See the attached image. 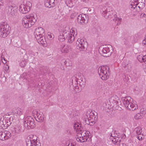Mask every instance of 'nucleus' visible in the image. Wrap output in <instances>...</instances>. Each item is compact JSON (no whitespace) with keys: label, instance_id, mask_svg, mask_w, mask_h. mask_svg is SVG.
Here are the masks:
<instances>
[{"label":"nucleus","instance_id":"36","mask_svg":"<svg viewBox=\"0 0 146 146\" xmlns=\"http://www.w3.org/2000/svg\"><path fill=\"white\" fill-rule=\"evenodd\" d=\"M123 80L124 82L127 84L129 82V79L127 76H125Z\"/></svg>","mask_w":146,"mask_h":146},{"label":"nucleus","instance_id":"37","mask_svg":"<svg viewBox=\"0 0 146 146\" xmlns=\"http://www.w3.org/2000/svg\"><path fill=\"white\" fill-rule=\"evenodd\" d=\"M78 15V13H74L71 14L70 15V18L71 19L74 18L76 16Z\"/></svg>","mask_w":146,"mask_h":146},{"label":"nucleus","instance_id":"7","mask_svg":"<svg viewBox=\"0 0 146 146\" xmlns=\"http://www.w3.org/2000/svg\"><path fill=\"white\" fill-rule=\"evenodd\" d=\"M84 118L86 123L89 124L90 122L92 123L96 121L97 117L96 115H95L94 113L88 111L86 113Z\"/></svg>","mask_w":146,"mask_h":146},{"label":"nucleus","instance_id":"10","mask_svg":"<svg viewBox=\"0 0 146 146\" xmlns=\"http://www.w3.org/2000/svg\"><path fill=\"white\" fill-rule=\"evenodd\" d=\"M32 7V4L29 1L23 2L19 7V11L23 14H26L29 12Z\"/></svg>","mask_w":146,"mask_h":146},{"label":"nucleus","instance_id":"27","mask_svg":"<svg viewBox=\"0 0 146 146\" xmlns=\"http://www.w3.org/2000/svg\"><path fill=\"white\" fill-rule=\"evenodd\" d=\"M21 129L22 127L21 125H17L14 127L13 132L15 134H17L21 132Z\"/></svg>","mask_w":146,"mask_h":146},{"label":"nucleus","instance_id":"44","mask_svg":"<svg viewBox=\"0 0 146 146\" xmlns=\"http://www.w3.org/2000/svg\"><path fill=\"white\" fill-rule=\"evenodd\" d=\"M66 146H74V145L72 143H69L68 145H67Z\"/></svg>","mask_w":146,"mask_h":146},{"label":"nucleus","instance_id":"14","mask_svg":"<svg viewBox=\"0 0 146 146\" xmlns=\"http://www.w3.org/2000/svg\"><path fill=\"white\" fill-rule=\"evenodd\" d=\"M32 113L36 115L35 119L37 121L40 122L43 121L44 115L42 112H39L36 110H35L33 111Z\"/></svg>","mask_w":146,"mask_h":146},{"label":"nucleus","instance_id":"23","mask_svg":"<svg viewBox=\"0 0 146 146\" xmlns=\"http://www.w3.org/2000/svg\"><path fill=\"white\" fill-rule=\"evenodd\" d=\"M7 127L5 119H4V116L2 117L0 119V128L5 129Z\"/></svg>","mask_w":146,"mask_h":146},{"label":"nucleus","instance_id":"8","mask_svg":"<svg viewBox=\"0 0 146 146\" xmlns=\"http://www.w3.org/2000/svg\"><path fill=\"white\" fill-rule=\"evenodd\" d=\"M23 121L24 127L27 129L33 128L35 127L34 119L31 116L25 117Z\"/></svg>","mask_w":146,"mask_h":146},{"label":"nucleus","instance_id":"28","mask_svg":"<svg viewBox=\"0 0 146 146\" xmlns=\"http://www.w3.org/2000/svg\"><path fill=\"white\" fill-rule=\"evenodd\" d=\"M112 140V141L113 143L115 144H119L120 142V138L117 137H113Z\"/></svg>","mask_w":146,"mask_h":146},{"label":"nucleus","instance_id":"38","mask_svg":"<svg viewBox=\"0 0 146 146\" xmlns=\"http://www.w3.org/2000/svg\"><path fill=\"white\" fill-rule=\"evenodd\" d=\"M116 20L117 21V25H119L121 21V18H117L116 19Z\"/></svg>","mask_w":146,"mask_h":146},{"label":"nucleus","instance_id":"13","mask_svg":"<svg viewBox=\"0 0 146 146\" xmlns=\"http://www.w3.org/2000/svg\"><path fill=\"white\" fill-rule=\"evenodd\" d=\"M7 12L10 16L14 17L17 15V14L18 8L16 6H13L10 5L7 8Z\"/></svg>","mask_w":146,"mask_h":146},{"label":"nucleus","instance_id":"35","mask_svg":"<svg viewBox=\"0 0 146 146\" xmlns=\"http://www.w3.org/2000/svg\"><path fill=\"white\" fill-rule=\"evenodd\" d=\"M143 56L142 55H139L137 57V59L138 60L141 62H143Z\"/></svg>","mask_w":146,"mask_h":146},{"label":"nucleus","instance_id":"34","mask_svg":"<svg viewBox=\"0 0 146 146\" xmlns=\"http://www.w3.org/2000/svg\"><path fill=\"white\" fill-rule=\"evenodd\" d=\"M137 139L139 141L142 140L144 138V136L143 134H140L137 135Z\"/></svg>","mask_w":146,"mask_h":146},{"label":"nucleus","instance_id":"17","mask_svg":"<svg viewBox=\"0 0 146 146\" xmlns=\"http://www.w3.org/2000/svg\"><path fill=\"white\" fill-rule=\"evenodd\" d=\"M112 46H110V47H105L103 48L102 50V52L103 54H106L104 55V56H110L112 53Z\"/></svg>","mask_w":146,"mask_h":146},{"label":"nucleus","instance_id":"20","mask_svg":"<svg viewBox=\"0 0 146 146\" xmlns=\"http://www.w3.org/2000/svg\"><path fill=\"white\" fill-rule=\"evenodd\" d=\"M86 18V16L84 14L79 15L77 18L78 22L80 24H83L85 22Z\"/></svg>","mask_w":146,"mask_h":146},{"label":"nucleus","instance_id":"40","mask_svg":"<svg viewBox=\"0 0 146 146\" xmlns=\"http://www.w3.org/2000/svg\"><path fill=\"white\" fill-rule=\"evenodd\" d=\"M143 62L146 63V55L143 56Z\"/></svg>","mask_w":146,"mask_h":146},{"label":"nucleus","instance_id":"9","mask_svg":"<svg viewBox=\"0 0 146 146\" xmlns=\"http://www.w3.org/2000/svg\"><path fill=\"white\" fill-rule=\"evenodd\" d=\"M90 133L88 131H83L77 135L76 140L80 142L86 141L89 138Z\"/></svg>","mask_w":146,"mask_h":146},{"label":"nucleus","instance_id":"30","mask_svg":"<svg viewBox=\"0 0 146 146\" xmlns=\"http://www.w3.org/2000/svg\"><path fill=\"white\" fill-rule=\"evenodd\" d=\"M46 36L48 39L50 40H52L54 38L53 35L50 33H47Z\"/></svg>","mask_w":146,"mask_h":146},{"label":"nucleus","instance_id":"45","mask_svg":"<svg viewBox=\"0 0 146 146\" xmlns=\"http://www.w3.org/2000/svg\"><path fill=\"white\" fill-rule=\"evenodd\" d=\"M82 0L83 2H85V3H88L89 1V0Z\"/></svg>","mask_w":146,"mask_h":146},{"label":"nucleus","instance_id":"11","mask_svg":"<svg viewBox=\"0 0 146 146\" xmlns=\"http://www.w3.org/2000/svg\"><path fill=\"white\" fill-rule=\"evenodd\" d=\"M68 34L67 35L68 42L72 43L74 41L76 35H77V31L76 28H72L70 30V32H66Z\"/></svg>","mask_w":146,"mask_h":146},{"label":"nucleus","instance_id":"31","mask_svg":"<svg viewBox=\"0 0 146 146\" xmlns=\"http://www.w3.org/2000/svg\"><path fill=\"white\" fill-rule=\"evenodd\" d=\"M145 4L143 2H141L139 3L138 2L137 7L139 9H142L145 7Z\"/></svg>","mask_w":146,"mask_h":146},{"label":"nucleus","instance_id":"4","mask_svg":"<svg viewBox=\"0 0 146 146\" xmlns=\"http://www.w3.org/2000/svg\"><path fill=\"white\" fill-rule=\"evenodd\" d=\"M98 73L100 77L103 80L108 79L110 74V68L107 66H102L99 68Z\"/></svg>","mask_w":146,"mask_h":146},{"label":"nucleus","instance_id":"25","mask_svg":"<svg viewBox=\"0 0 146 146\" xmlns=\"http://www.w3.org/2000/svg\"><path fill=\"white\" fill-rule=\"evenodd\" d=\"M74 129L77 131H82V128L80 123L79 122H76L74 124Z\"/></svg>","mask_w":146,"mask_h":146},{"label":"nucleus","instance_id":"43","mask_svg":"<svg viewBox=\"0 0 146 146\" xmlns=\"http://www.w3.org/2000/svg\"><path fill=\"white\" fill-rule=\"evenodd\" d=\"M4 4L3 0H0V7L3 5Z\"/></svg>","mask_w":146,"mask_h":146},{"label":"nucleus","instance_id":"42","mask_svg":"<svg viewBox=\"0 0 146 146\" xmlns=\"http://www.w3.org/2000/svg\"><path fill=\"white\" fill-rule=\"evenodd\" d=\"M9 69V66H8L7 65H6L5 66H4V70L5 71H7Z\"/></svg>","mask_w":146,"mask_h":146},{"label":"nucleus","instance_id":"26","mask_svg":"<svg viewBox=\"0 0 146 146\" xmlns=\"http://www.w3.org/2000/svg\"><path fill=\"white\" fill-rule=\"evenodd\" d=\"M4 119H5V121L7 127L10 125L13 122V117L8 116L7 117H4Z\"/></svg>","mask_w":146,"mask_h":146},{"label":"nucleus","instance_id":"6","mask_svg":"<svg viewBox=\"0 0 146 146\" xmlns=\"http://www.w3.org/2000/svg\"><path fill=\"white\" fill-rule=\"evenodd\" d=\"M10 27L6 23L0 24V36L5 38L7 36L9 33Z\"/></svg>","mask_w":146,"mask_h":146},{"label":"nucleus","instance_id":"1","mask_svg":"<svg viewBox=\"0 0 146 146\" xmlns=\"http://www.w3.org/2000/svg\"><path fill=\"white\" fill-rule=\"evenodd\" d=\"M44 30L42 27H38L35 30L34 35L37 42L44 46H46L47 42L44 36Z\"/></svg>","mask_w":146,"mask_h":146},{"label":"nucleus","instance_id":"18","mask_svg":"<svg viewBox=\"0 0 146 146\" xmlns=\"http://www.w3.org/2000/svg\"><path fill=\"white\" fill-rule=\"evenodd\" d=\"M12 111L14 115L19 117L22 115L23 110L19 108H15L12 110Z\"/></svg>","mask_w":146,"mask_h":146},{"label":"nucleus","instance_id":"33","mask_svg":"<svg viewBox=\"0 0 146 146\" xmlns=\"http://www.w3.org/2000/svg\"><path fill=\"white\" fill-rule=\"evenodd\" d=\"M135 130L136 132V133L137 135L141 134V133L142 132V129L141 127H136L135 129Z\"/></svg>","mask_w":146,"mask_h":146},{"label":"nucleus","instance_id":"22","mask_svg":"<svg viewBox=\"0 0 146 146\" xmlns=\"http://www.w3.org/2000/svg\"><path fill=\"white\" fill-rule=\"evenodd\" d=\"M68 34L66 32H63L60 33V35L58 36V39L60 42L64 41L65 39L67 38V35Z\"/></svg>","mask_w":146,"mask_h":146},{"label":"nucleus","instance_id":"39","mask_svg":"<svg viewBox=\"0 0 146 146\" xmlns=\"http://www.w3.org/2000/svg\"><path fill=\"white\" fill-rule=\"evenodd\" d=\"M140 17L143 19L146 18V14L144 13H142L140 16Z\"/></svg>","mask_w":146,"mask_h":146},{"label":"nucleus","instance_id":"12","mask_svg":"<svg viewBox=\"0 0 146 146\" xmlns=\"http://www.w3.org/2000/svg\"><path fill=\"white\" fill-rule=\"evenodd\" d=\"M86 42L83 38H78L76 42V48L81 51L84 50Z\"/></svg>","mask_w":146,"mask_h":146},{"label":"nucleus","instance_id":"19","mask_svg":"<svg viewBox=\"0 0 146 146\" xmlns=\"http://www.w3.org/2000/svg\"><path fill=\"white\" fill-rule=\"evenodd\" d=\"M57 0H46L44 5L46 7L51 8L55 6L56 4L55 2V1Z\"/></svg>","mask_w":146,"mask_h":146},{"label":"nucleus","instance_id":"24","mask_svg":"<svg viewBox=\"0 0 146 146\" xmlns=\"http://www.w3.org/2000/svg\"><path fill=\"white\" fill-rule=\"evenodd\" d=\"M138 2V0H131L130 4L131 6V7L133 9L137 8Z\"/></svg>","mask_w":146,"mask_h":146},{"label":"nucleus","instance_id":"32","mask_svg":"<svg viewBox=\"0 0 146 146\" xmlns=\"http://www.w3.org/2000/svg\"><path fill=\"white\" fill-rule=\"evenodd\" d=\"M134 118L136 120H138L141 119L142 118V116L140 113H139L135 115Z\"/></svg>","mask_w":146,"mask_h":146},{"label":"nucleus","instance_id":"21","mask_svg":"<svg viewBox=\"0 0 146 146\" xmlns=\"http://www.w3.org/2000/svg\"><path fill=\"white\" fill-rule=\"evenodd\" d=\"M112 11L110 7H108L105 9V10L103 11L102 13L103 16L106 18H108L109 16L111 15V12Z\"/></svg>","mask_w":146,"mask_h":146},{"label":"nucleus","instance_id":"3","mask_svg":"<svg viewBox=\"0 0 146 146\" xmlns=\"http://www.w3.org/2000/svg\"><path fill=\"white\" fill-rule=\"evenodd\" d=\"M36 21V17L35 15L31 14L24 16L22 19L23 26L26 28L31 27L33 25Z\"/></svg>","mask_w":146,"mask_h":146},{"label":"nucleus","instance_id":"15","mask_svg":"<svg viewBox=\"0 0 146 146\" xmlns=\"http://www.w3.org/2000/svg\"><path fill=\"white\" fill-rule=\"evenodd\" d=\"M11 133L8 131L0 132V139L3 141L8 139L11 137Z\"/></svg>","mask_w":146,"mask_h":146},{"label":"nucleus","instance_id":"5","mask_svg":"<svg viewBox=\"0 0 146 146\" xmlns=\"http://www.w3.org/2000/svg\"><path fill=\"white\" fill-rule=\"evenodd\" d=\"M36 135H31L26 140L27 146H40V141Z\"/></svg>","mask_w":146,"mask_h":146},{"label":"nucleus","instance_id":"46","mask_svg":"<svg viewBox=\"0 0 146 146\" xmlns=\"http://www.w3.org/2000/svg\"><path fill=\"white\" fill-rule=\"evenodd\" d=\"M2 61H3V62L4 63H6V61L5 60V59L4 58H3V60H4V62H3V59H2Z\"/></svg>","mask_w":146,"mask_h":146},{"label":"nucleus","instance_id":"16","mask_svg":"<svg viewBox=\"0 0 146 146\" xmlns=\"http://www.w3.org/2000/svg\"><path fill=\"white\" fill-rule=\"evenodd\" d=\"M60 50L62 53H67L71 51V48L70 45H66L64 44H62L60 46Z\"/></svg>","mask_w":146,"mask_h":146},{"label":"nucleus","instance_id":"29","mask_svg":"<svg viewBox=\"0 0 146 146\" xmlns=\"http://www.w3.org/2000/svg\"><path fill=\"white\" fill-rule=\"evenodd\" d=\"M27 63V60L26 59H23L21 60L19 64L21 67H23L26 65Z\"/></svg>","mask_w":146,"mask_h":146},{"label":"nucleus","instance_id":"41","mask_svg":"<svg viewBox=\"0 0 146 146\" xmlns=\"http://www.w3.org/2000/svg\"><path fill=\"white\" fill-rule=\"evenodd\" d=\"M142 44L143 46H146V38H145L142 42Z\"/></svg>","mask_w":146,"mask_h":146},{"label":"nucleus","instance_id":"2","mask_svg":"<svg viewBox=\"0 0 146 146\" xmlns=\"http://www.w3.org/2000/svg\"><path fill=\"white\" fill-rule=\"evenodd\" d=\"M121 100L125 107L128 110L134 111L138 109L136 102L133 100L130 97L122 98Z\"/></svg>","mask_w":146,"mask_h":146}]
</instances>
